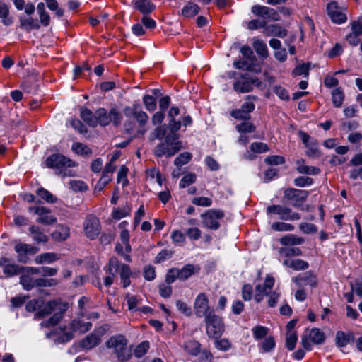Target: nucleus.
Here are the masks:
<instances>
[{
  "mask_svg": "<svg viewBox=\"0 0 362 362\" xmlns=\"http://www.w3.org/2000/svg\"><path fill=\"white\" fill-rule=\"evenodd\" d=\"M19 21L21 23V28L27 30H30V29L37 30L40 27V24L35 22L32 17L28 18L20 17Z\"/></svg>",
  "mask_w": 362,
  "mask_h": 362,
  "instance_id": "obj_36",
  "label": "nucleus"
},
{
  "mask_svg": "<svg viewBox=\"0 0 362 362\" xmlns=\"http://www.w3.org/2000/svg\"><path fill=\"white\" fill-rule=\"evenodd\" d=\"M185 234L192 241L201 238L202 231L197 227H189L185 230Z\"/></svg>",
  "mask_w": 362,
  "mask_h": 362,
  "instance_id": "obj_46",
  "label": "nucleus"
},
{
  "mask_svg": "<svg viewBox=\"0 0 362 362\" xmlns=\"http://www.w3.org/2000/svg\"><path fill=\"white\" fill-rule=\"evenodd\" d=\"M298 341V336L296 332L287 333L286 339V348L292 351L295 349L296 342Z\"/></svg>",
  "mask_w": 362,
  "mask_h": 362,
  "instance_id": "obj_59",
  "label": "nucleus"
},
{
  "mask_svg": "<svg viewBox=\"0 0 362 362\" xmlns=\"http://www.w3.org/2000/svg\"><path fill=\"white\" fill-rule=\"evenodd\" d=\"M271 227L275 231H292L294 230L293 225L284 222H275Z\"/></svg>",
  "mask_w": 362,
  "mask_h": 362,
  "instance_id": "obj_56",
  "label": "nucleus"
},
{
  "mask_svg": "<svg viewBox=\"0 0 362 362\" xmlns=\"http://www.w3.org/2000/svg\"><path fill=\"white\" fill-rule=\"evenodd\" d=\"M167 133V126L160 125L156 127L150 135V139L153 141L154 139L162 140L164 137L165 138Z\"/></svg>",
  "mask_w": 362,
  "mask_h": 362,
  "instance_id": "obj_40",
  "label": "nucleus"
},
{
  "mask_svg": "<svg viewBox=\"0 0 362 362\" xmlns=\"http://www.w3.org/2000/svg\"><path fill=\"white\" fill-rule=\"evenodd\" d=\"M106 346L113 349L118 361L120 362L127 361L132 356V351L127 347V340L122 334L111 337L106 341Z\"/></svg>",
  "mask_w": 362,
  "mask_h": 362,
  "instance_id": "obj_3",
  "label": "nucleus"
},
{
  "mask_svg": "<svg viewBox=\"0 0 362 362\" xmlns=\"http://www.w3.org/2000/svg\"><path fill=\"white\" fill-rule=\"evenodd\" d=\"M253 337L255 339L259 340L262 339L267 336L269 329L264 326H256L252 329Z\"/></svg>",
  "mask_w": 362,
  "mask_h": 362,
  "instance_id": "obj_48",
  "label": "nucleus"
},
{
  "mask_svg": "<svg viewBox=\"0 0 362 362\" xmlns=\"http://www.w3.org/2000/svg\"><path fill=\"white\" fill-rule=\"evenodd\" d=\"M309 337L316 344H322L325 339V334L317 328H313L310 330Z\"/></svg>",
  "mask_w": 362,
  "mask_h": 362,
  "instance_id": "obj_37",
  "label": "nucleus"
},
{
  "mask_svg": "<svg viewBox=\"0 0 362 362\" xmlns=\"http://www.w3.org/2000/svg\"><path fill=\"white\" fill-rule=\"evenodd\" d=\"M71 332H65L60 337L62 342L69 341L74 338L73 332H79L80 334L88 332L92 327L90 322H85L83 319L78 317L73 320L70 325Z\"/></svg>",
  "mask_w": 362,
  "mask_h": 362,
  "instance_id": "obj_8",
  "label": "nucleus"
},
{
  "mask_svg": "<svg viewBox=\"0 0 362 362\" xmlns=\"http://www.w3.org/2000/svg\"><path fill=\"white\" fill-rule=\"evenodd\" d=\"M69 187L75 192H83L88 189L87 185L81 180H71L69 182Z\"/></svg>",
  "mask_w": 362,
  "mask_h": 362,
  "instance_id": "obj_63",
  "label": "nucleus"
},
{
  "mask_svg": "<svg viewBox=\"0 0 362 362\" xmlns=\"http://www.w3.org/2000/svg\"><path fill=\"white\" fill-rule=\"evenodd\" d=\"M253 47L257 52V54L262 57L267 58L269 55L268 49L265 42L262 40H257L253 42Z\"/></svg>",
  "mask_w": 362,
  "mask_h": 362,
  "instance_id": "obj_35",
  "label": "nucleus"
},
{
  "mask_svg": "<svg viewBox=\"0 0 362 362\" xmlns=\"http://www.w3.org/2000/svg\"><path fill=\"white\" fill-rule=\"evenodd\" d=\"M344 100V93L341 88H336L332 91V101L334 107H340Z\"/></svg>",
  "mask_w": 362,
  "mask_h": 362,
  "instance_id": "obj_33",
  "label": "nucleus"
},
{
  "mask_svg": "<svg viewBox=\"0 0 362 362\" xmlns=\"http://www.w3.org/2000/svg\"><path fill=\"white\" fill-rule=\"evenodd\" d=\"M230 114L231 117L237 120L248 121L251 119L250 115H248L240 108L233 110Z\"/></svg>",
  "mask_w": 362,
  "mask_h": 362,
  "instance_id": "obj_47",
  "label": "nucleus"
},
{
  "mask_svg": "<svg viewBox=\"0 0 362 362\" xmlns=\"http://www.w3.org/2000/svg\"><path fill=\"white\" fill-rule=\"evenodd\" d=\"M108 273L113 276L119 273L121 283L124 288H126L130 285V277L132 274L130 267L126 264L121 263L115 257H112L109 259Z\"/></svg>",
  "mask_w": 362,
  "mask_h": 362,
  "instance_id": "obj_4",
  "label": "nucleus"
},
{
  "mask_svg": "<svg viewBox=\"0 0 362 362\" xmlns=\"http://www.w3.org/2000/svg\"><path fill=\"white\" fill-rule=\"evenodd\" d=\"M268 214L279 215V218L284 221H297L300 219V214L294 212L286 206L274 204L267 207Z\"/></svg>",
  "mask_w": 362,
  "mask_h": 362,
  "instance_id": "obj_10",
  "label": "nucleus"
},
{
  "mask_svg": "<svg viewBox=\"0 0 362 362\" xmlns=\"http://www.w3.org/2000/svg\"><path fill=\"white\" fill-rule=\"evenodd\" d=\"M80 117L88 126L96 127L95 112L93 113L90 110L83 107L81 108Z\"/></svg>",
  "mask_w": 362,
  "mask_h": 362,
  "instance_id": "obj_26",
  "label": "nucleus"
},
{
  "mask_svg": "<svg viewBox=\"0 0 362 362\" xmlns=\"http://www.w3.org/2000/svg\"><path fill=\"white\" fill-rule=\"evenodd\" d=\"M131 213V209L129 206H126L123 208H116L112 212V217L115 219H121L127 216H129Z\"/></svg>",
  "mask_w": 362,
  "mask_h": 362,
  "instance_id": "obj_53",
  "label": "nucleus"
},
{
  "mask_svg": "<svg viewBox=\"0 0 362 362\" xmlns=\"http://www.w3.org/2000/svg\"><path fill=\"white\" fill-rule=\"evenodd\" d=\"M206 332L211 339H218L225 331V324L221 316L211 313L204 318Z\"/></svg>",
  "mask_w": 362,
  "mask_h": 362,
  "instance_id": "obj_5",
  "label": "nucleus"
},
{
  "mask_svg": "<svg viewBox=\"0 0 362 362\" xmlns=\"http://www.w3.org/2000/svg\"><path fill=\"white\" fill-rule=\"evenodd\" d=\"M279 252L285 257L300 256L302 255V250L298 247H281L279 248Z\"/></svg>",
  "mask_w": 362,
  "mask_h": 362,
  "instance_id": "obj_50",
  "label": "nucleus"
},
{
  "mask_svg": "<svg viewBox=\"0 0 362 362\" xmlns=\"http://www.w3.org/2000/svg\"><path fill=\"white\" fill-rule=\"evenodd\" d=\"M262 82L256 76L249 74H241L233 83V89L238 93H248L253 90L254 86L259 87Z\"/></svg>",
  "mask_w": 362,
  "mask_h": 362,
  "instance_id": "obj_6",
  "label": "nucleus"
},
{
  "mask_svg": "<svg viewBox=\"0 0 362 362\" xmlns=\"http://www.w3.org/2000/svg\"><path fill=\"white\" fill-rule=\"evenodd\" d=\"M29 231L35 241L37 243H46L48 241L47 236L41 230L38 226H30L29 228Z\"/></svg>",
  "mask_w": 362,
  "mask_h": 362,
  "instance_id": "obj_32",
  "label": "nucleus"
},
{
  "mask_svg": "<svg viewBox=\"0 0 362 362\" xmlns=\"http://www.w3.org/2000/svg\"><path fill=\"white\" fill-rule=\"evenodd\" d=\"M110 117L111 118V122H112L115 127H118L121 124L122 115L117 108L112 107L110 109Z\"/></svg>",
  "mask_w": 362,
  "mask_h": 362,
  "instance_id": "obj_54",
  "label": "nucleus"
},
{
  "mask_svg": "<svg viewBox=\"0 0 362 362\" xmlns=\"http://www.w3.org/2000/svg\"><path fill=\"white\" fill-rule=\"evenodd\" d=\"M149 349V342L144 341L139 344L134 349V356L137 358L142 357Z\"/></svg>",
  "mask_w": 362,
  "mask_h": 362,
  "instance_id": "obj_60",
  "label": "nucleus"
},
{
  "mask_svg": "<svg viewBox=\"0 0 362 362\" xmlns=\"http://www.w3.org/2000/svg\"><path fill=\"white\" fill-rule=\"evenodd\" d=\"M70 235V229L67 226L57 225L51 236L54 241L62 242L66 240Z\"/></svg>",
  "mask_w": 362,
  "mask_h": 362,
  "instance_id": "obj_20",
  "label": "nucleus"
},
{
  "mask_svg": "<svg viewBox=\"0 0 362 362\" xmlns=\"http://www.w3.org/2000/svg\"><path fill=\"white\" fill-rule=\"evenodd\" d=\"M37 194L49 203H54L57 199L56 197L43 187H40L37 190Z\"/></svg>",
  "mask_w": 362,
  "mask_h": 362,
  "instance_id": "obj_42",
  "label": "nucleus"
},
{
  "mask_svg": "<svg viewBox=\"0 0 362 362\" xmlns=\"http://www.w3.org/2000/svg\"><path fill=\"white\" fill-rule=\"evenodd\" d=\"M280 293L277 291H267L266 296L268 298L267 304L270 308H274L276 306L278 300L280 297Z\"/></svg>",
  "mask_w": 362,
  "mask_h": 362,
  "instance_id": "obj_58",
  "label": "nucleus"
},
{
  "mask_svg": "<svg viewBox=\"0 0 362 362\" xmlns=\"http://www.w3.org/2000/svg\"><path fill=\"white\" fill-rule=\"evenodd\" d=\"M199 6L192 2H188L182 9V15L185 18H192L199 12Z\"/></svg>",
  "mask_w": 362,
  "mask_h": 362,
  "instance_id": "obj_31",
  "label": "nucleus"
},
{
  "mask_svg": "<svg viewBox=\"0 0 362 362\" xmlns=\"http://www.w3.org/2000/svg\"><path fill=\"white\" fill-rule=\"evenodd\" d=\"M105 329L103 327H99L94 329V331L87 335L84 339L80 341V346L84 349L90 350L98 344L101 341V337L105 334Z\"/></svg>",
  "mask_w": 362,
  "mask_h": 362,
  "instance_id": "obj_12",
  "label": "nucleus"
},
{
  "mask_svg": "<svg viewBox=\"0 0 362 362\" xmlns=\"http://www.w3.org/2000/svg\"><path fill=\"white\" fill-rule=\"evenodd\" d=\"M224 212L221 209H210L201 215L204 227L217 230L220 228L219 221L224 217Z\"/></svg>",
  "mask_w": 362,
  "mask_h": 362,
  "instance_id": "obj_7",
  "label": "nucleus"
},
{
  "mask_svg": "<svg viewBox=\"0 0 362 362\" xmlns=\"http://www.w3.org/2000/svg\"><path fill=\"white\" fill-rule=\"evenodd\" d=\"M95 123L96 127H106L111 123V118L110 117V112H107L105 108H98L95 110Z\"/></svg>",
  "mask_w": 362,
  "mask_h": 362,
  "instance_id": "obj_23",
  "label": "nucleus"
},
{
  "mask_svg": "<svg viewBox=\"0 0 362 362\" xmlns=\"http://www.w3.org/2000/svg\"><path fill=\"white\" fill-rule=\"evenodd\" d=\"M184 349L189 354L196 356L201 352V344L198 341L191 339L185 344Z\"/></svg>",
  "mask_w": 362,
  "mask_h": 362,
  "instance_id": "obj_29",
  "label": "nucleus"
},
{
  "mask_svg": "<svg viewBox=\"0 0 362 362\" xmlns=\"http://www.w3.org/2000/svg\"><path fill=\"white\" fill-rule=\"evenodd\" d=\"M72 150L80 155H88L91 153L90 148L80 142L74 143Z\"/></svg>",
  "mask_w": 362,
  "mask_h": 362,
  "instance_id": "obj_52",
  "label": "nucleus"
},
{
  "mask_svg": "<svg viewBox=\"0 0 362 362\" xmlns=\"http://www.w3.org/2000/svg\"><path fill=\"white\" fill-rule=\"evenodd\" d=\"M195 267L192 264H187L182 269H178L180 280L185 281L192 276L194 273Z\"/></svg>",
  "mask_w": 362,
  "mask_h": 362,
  "instance_id": "obj_39",
  "label": "nucleus"
},
{
  "mask_svg": "<svg viewBox=\"0 0 362 362\" xmlns=\"http://www.w3.org/2000/svg\"><path fill=\"white\" fill-rule=\"evenodd\" d=\"M67 309L68 303L56 300L49 301L36 313L35 316L40 319L54 312V315L49 320L42 321L40 323L41 327H49L59 323Z\"/></svg>",
  "mask_w": 362,
  "mask_h": 362,
  "instance_id": "obj_1",
  "label": "nucleus"
},
{
  "mask_svg": "<svg viewBox=\"0 0 362 362\" xmlns=\"http://www.w3.org/2000/svg\"><path fill=\"white\" fill-rule=\"evenodd\" d=\"M309 193L306 190L287 188L284 190V198L295 208H299L307 199Z\"/></svg>",
  "mask_w": 362,
  "mask_h": 362,
  "instance_id": "obj_11",
  "label": "nucleus"
},
{
  "mask_svg": "<svg viewBox=\"0 0 362 362\" xmlns=\"http://www.w3.org/2000/svg\"><path fill=\"white\" fill-rule=\"evenodd\" d=\"M279 242L284 246H293L304 243L305 239L293 234H288L283 236Z\"/></svg>",
  "mask_w": 362,
  "mask_h": 362,
  "instance_id": "obj_25",
  "label": "nucleus"
},
{
  "mask_svg": "<svg viewBox=\"0 0 362 362\" xmlns=\"http://www.w3.org/2000/svg\"><path fill=\"white\" fill-rule=\"evenodd\" d=\"M0 267H2L3 272L7 277L18 275L23 271V267L11 263V260L5 257L0 258Z\"/></svg>",
  "mask_w": 362,
  "mask_h": 362,
  "instance_id": "obj_17",
  "label": "nucleus"
},
{
  "mask_svg": "<svg viewBox=\"0 0 362 362\" xmlns=\"http://www.w3.org/2000/svg\"><path fill=\"white\" fill-rule=\"evenodd\" d=\"M179 279V273H178V269L177 268H173L170 269L166 276H165V283L167 284H171L173 282L175 281V280Z\"/></svg>",
  "mask_w": 362,
  "mask_h": 362,
  "instance_id": "obj_64",
  "label": "nucleus"
},
{
  "mask_svg": "<svg viewBox=\"0 0 362 362\" xmlns=\"http://www.w3.org/2000/svg\"><path fill=\"white\" fill-rule=\"evenodd\" d=\"M258 100V97L256 95H249L245 97V101L242 104L240 109L243 110L248 115H250L255 109V105L254 101Z\"/></svg>",
  "mask_w": 362,
  "mask_h": 362,
  "instance_id": "obj_30",
  "label": "nucleus"
},
{
  "mask_svg": "<svg viewBox=\"0 0 362 362\" xmlns=\"http://www.w3.org/2000/svg\"><path fill=\"white\" fill-rule=\"evenodd\" d=\"M308 151L307 156L313 158H318L321 156L320 151L318 148V144L316 140L313 139L308 144L306 145Z\"/></svg>",
  "mask_w": 362,
  "mask_h": 362,
  "instance_id": "obj_38",
  "label": "nucleus"
},
{
  "mask_svg": "<svg viewBox=\"0 0 362 362\" xmlns=\"http://www.w3.org/2000/svg\"><path fill=\"white\" fill-rule=\"evenodd\" d=\"M76 165L75 161L59 153L52 154L46 159V166L54 169L56 175L62 177L75 176L76 172L72 168Z\"/></svg>",
  "mask_w": 362,
  "mask_h": 362,
  "instance_id": "obj_2",
  "label": "nucleus"
},
{
  "mask_svg": "<svg viewBox=\"0 0 362 362\" xmlns=\"http://www.w3.org/2000/svg\"><path fill=\"white\" fill-rule=\"evenodd\" d=\"M297 170L299 173L307 174V175H318L320 170L318 168L308 165H299L297 168Z\"/></svg>",
  "mask_w": 362,
  "mask_h": 362,
  "instance_id": "obj_57",
  "label": "nucleus"
},
{
  "mask_svg": "<svg viewBox=\"0 0 362 362\" xmlns=\"http://www.w3.org/2000/svg\"><path fill=\"white\" fill-rule=\"evenodd\" d=\"M354 335L353 332H344L343 331H338L336 333V345L338 347L342 348L346 346L351 341H354Z\"/></svg>",
  "mask_w": 362,
  "mask_h": 362,
  "instance_id": "obj_22",
  "label": "nucleus"
},
{
  "mask_svg": "<svg viewBox=\"0 0 362 362\" xmlns=\"http://www.w3.org/2000/svg\"><path fill=\"white\" fill-rule=\"evenodd\" d=\"M235 129L239 133H252L256 130V127L252 122H248L245 121L240 124H238L235 126Z\"/></svg>",
  "mask_w": 362,
  "mask_h": 362,
  "instance_id": "obj_41",
  "label": "nucleus"
},
{
  "mask_svg": "<svg viewBox=\"0 0 362 362\" xmlns=\"http://www.w3.org/2000/svg\"><path fill=\"white\" fill-rule=\"evenodd\" d=\"M197 176L194 173L186 174L180 180L179 186L180 188H185L196 182Z\"/></svg>",
  "mask_w": 362,
  "mask_h": 362,
  "instance_id": "obj_51",
  "label": "nucleus"
},
{
  "mask_svg": "<svg viewBox=\"0 0 362 362\" xmlns=\"http://www.w3.org/2000/svg\"><path fill=\"white\" fill-rule=\"evenodd\" d=\"M250 150L255 153H262L268 152L269 148L267 144L262 142H253L250 145Z\"/></svg>",
  "mask_w": 362,
  "mask_h": 362,
  "instance_id": "obj_55",
  "label": "nucleus"
},
{
  "mask_svg": "<svg viewBox=\"0 0 362 362\" xmlns=\"http://www.w3.org/2000/svg\"><path fill=\"white\" fill-rule=\"evenodd\" d=\"M135 7L143 14H147L155 9V6L150 0H136Z\"/></svg>",
  "mask_w": 362,
  "mask_h": 362,
  "instance_id": "obj_28",
  "label": "nucleus"
},
{
  "mask_svg": "<svg viewBox=\"0 0 362 362\" xmlns=\"http://www.w3.org/2000/svg\"><path fill=\"white\" fill-rule=\"evenodd\" d=\"M252 12L256 16L267 17L274 21L280 20V16L277 11L270 7L255 5L252 7Z\"/></svg>",
  "mask_w": 362,
  "mask_h": 362,
  "instance_id": "obj_18",
  "label": "nucleus"
},
{
  "mask_svg": "<svg viewBox=\"0 0 362 362\" xmlns=\"http://www.w3.org/2000/svg\"><path fill=\"white\" fill-rule=\"evenodd\" d=\"M14 250L18 254V261L21 263H26L29 259L28 255L35 254L38 251L37 248L25 243L16 244Z\"/></svg>",
  "mask_w": 362,
  "mask_h": 362,
  "instance_id": "obj_16",
  "label": "nucleus"
},
{
  "mask_svg": "<svg viewBox=\"0 0 362 362\" xmlns=\"http://www.w3.org/2000/svg\"><path fill=\"white\" fill-rule=\"evenodd\" d=\"M100 230V225L99 219L93 215L87 216L84 222V232L86 235L91 239H95Z\"/></svg>",
  "mask_w": 362,
  "mask_h": 362,
  "instance_id": "obj_15",
  "label": "nucleus"
},
{
  "mask_svg": "<svg viewBox=\"0 0 362 362\" xmlns=\"http://www.w3.org/2000/svg\"><path fill=\"white\" fill-rule=\"evenodd\" d=\"M192 158V154L189 152L180 153L174 160V164L177 167H181L187 164Z\"/></svg>",
  "mask_w": 362,
  "mask_h": 362,
  "instance_id": "obj_45",
  "label": "nucleus"
},
{
  "mask_svg": "<svg viewBox=\"0 0 362 362\" xmlns=\"http://www.w3.org/2000/svg\"><path fill=\"white\" fill-rule=\"evenodd\" d=\"M124 113L127 117H133L140 128L144 127L148 120V115L141 110L140 105L133 104L132 107H126Z\"/></svg>",
  "mask_w": 362,
  "mask_h": 362,
  "instance_id": "obj_13",
  "label": "nucleus"
},
{
  "mask_svg": "<svg viewBox=\"0 0 362 362\" xmlns=\"http://www.w3.org/2000/svg\"><path fill=\"white\" fill-rule=\"evenodd\" d=\"M59 259V255L54 252H45L37 255L35 262L37 264H50Z\"/></svg>",
  "mask_w": 362,
  "mask_h": 362,
  "instance_id": "obj_27",
  "label": "nucleus"
},
{
  "mask_svg": "<svg viewBox=\"0 0 362 362\" xmlns=\"http://www.w3.org/2000/svg\"><path fill=\"white\" fill-rule=\"evenodd\" d=\"M182 147V142H177L173 145L168 144L165 141L158 144L154 149V155L157 157L174 156Z\"/></svg>",
  "mask_w": 362,
  "mask_h": 362,
  "instance_id": "obj_14",
  "label": "nucleus"
},
{
  "mask_svg": "<svg viewBox=\"0 0 362 362\" xmlns=\"http://www.w3.org/2000/svg\"><path fill=\"white\" fill-rule=\"evenodd\" d=\"M294 185L299 187L310 186L313 183V180L309 177L300 176L293 180Z\"/></svg>",
  "mask_w": 362,
  "mask_h": 362,
  "instance_id": "obj_61",
  "label": "nucleus"
},
{
  "mask_svg": "<svg viewBox=\"0 0 362 362\" xmlns=\"http://www.w3.org/2000/svg\"><path fill=\"white\" fill-rule=\"evenodd\" d=\"M35 279L28 274L22 275L20 277V284L23 286V288L27 291H30L33 288Z\"/></svg>",
  "mask_w": 362,
  "mask_h": 362,
  "instance_id": "obj_49",
  "label": "nucleus"
},
{
  "mask_svg": "<svg viewBox=\"0 0 362 362\" xmlns=\"http://www.w3.org/2000/svg\"><path fill=\"white\" fill-rule=\"evenodd\" d=\"M9 8L5 3H0V18H1L2 23L8 26L13 23L11 18L8 17Z\"/></svg>",
  "mask_w": 362,
  "mask_h": 362,
  "instance_id": "obj_34",
  "label": "nucleus"
},
{
  "mask_svg": "<svg viewBox=\"0 0 362 362\" xmlns=\"http://www.w3.org/2000/svg\"><path fill=\"white\" fill-rule=\"evenodd\" d=\"M293 280L296 284L299 286H302L303 285H309L314 288L317 285L316 276L313 274L311 272H306L303 274H300L295 277Z\"/></svg>",
  "mask_w": 362,
  "mask_h": 362,
  "instance_id": "obj_19",
  "label": "nucleus"
},
{
  "mask_svg": "<svg viewBox=\"0 0 362 362\" xmlns=\"http://www.w3.org/2000/svg\"><path fill=\"white\" fill-rule=\"evenodd\" d=\"M264 33L267 36H275L279 37H284L287 35V30L278 24H272L269 25H265Z\"/></svg>",
  "mask_w": 362,
  "mask_h": 362,
  "instance_id": "obj_21",
  "label": "nucleus"
},
{
  "mask_svg": "<svg viewBox=\"0 0 362 362\" xmlns=\"http://www.w3.org/2000/svg\"><path fill=\"white\" fill-rule=\"evenodd\" d=\"M143 103L146 109L149 112H153L156 109V100L154 96L145 95L143 97Z\"/></svg>",
  "mask_w": 362,
  "mask_h": 362,
  "instance_id": "obj_44",
  "label": "nucleus"
},
{
  "mask_svg": "<svg viewBox=\"0 0 362 362\" xmlns=\"http://www.w3.org/2000/svg\"><path fill=\"white\" fill-rule=\"evenodd\" d=\"M274 285V279L272 276H267L263 284H258L255 286V291L264 290L265 291H272Z\"/></svg>",
  "mask_w": 362,
  "mask_h": 362,
  "instance_id": "obj_43",
  "label": "nucleus"
},
{
  "mask_svg": "<svg viewBox=\"0 0 362 362\" xmlns=\"http://www.w3.org/2000/svg\"><path fill=\"white\" fill-rule=\"evenodd\" d=\"M283 264L296 271L305 270L309 267L306 261L300 259H286L283 262Z\"/></svg>",
  "mask_w": 362,
  "mask_h": 362,
  "instance_id": "obj_24",
  "label": "nucleus"
},
{
  "mask_svg": "<svg viewBox=\"0 0 362 362\" xmlns=\"http://www.w3.org/2000/svg\"><path fill=\"white\" fill-rule=\"evenodd\" d=\"M194 311L195 315L199 318H205L209 313L215 312L214 308L209 305L208 297L204 293H200L196 297L194 303Z\"/></svg>",
  "mask_w": 362,
  "mask_h": 362,
  "instance_id": "obj_9",
  "label": "nucleus"
},
{
  "mask_svg": "<svg viewBox=\"0 0 362 362\" xmlns=\"http://www.w3.org/2000/svg\"><path fill=\"white\" fill-rule=\"evenodd\" d=\"M214 346L221 351H228L231 347V343L226 339H215Z\"/></svg>",
  "mask_w": 362,
  "mask_h": 362,
  "instance_id": "obj_62",
  "label": "nucleus"
}]
</instances>
